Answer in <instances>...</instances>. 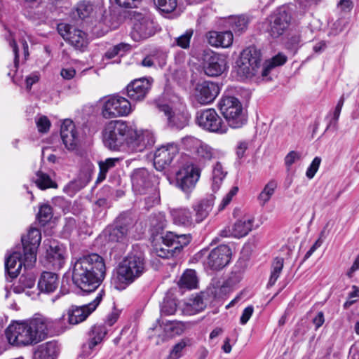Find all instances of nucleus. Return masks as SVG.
Instances as JSON below:
<instances>
[{"label": "nucleus", "mask_w": 359, "mask_h": 359, "mask_svg": "<svg viewBox=\"0 0 359 359\" xmlns=\"http://www.w3.org/2000/svg\"><path fill=\"white\" fill-rule=\"evenodd\" d=\"M106 266L97 254L84 256L75 262L72 268L74 283L86 292L95 290L104 279Z\"/></svg>", "instance_id": "obj_1"}, {"label": "nucleus", "mask_w": 359, "mask_h": 359, "mask_svg": "<svg viewBox=\"0 0 359 359\" xmlns=\"http://www.w3.org/2000/svg\"><path fill=\"white\" fill-rule=\"evenodd\" d=\"M285 55L278 53L271 60L266 61L261 69V53L255 47L250 46L244 49L237 61L238 74L246 79L257 77L264 79L271 69L285 63Z\"/></svg>", "instance_id": "obj_2"}, {"label": "nucleus", "mask_w": 359, "mask_h": 359, "mask_svg": "<svg viewBox=\"0 0 359 359\" xmlns=\"http://www.w3.org/2000/svg\"><path fill=\"white\" fill-rule=\"evenodd\" d=\"M130 128L122 120L109 121L103 130L105 146L111 150H118L124 144L128 146Z\"/></svg>", "instance_id": "obj_3"}, {"label": "nucleus", "mask_w": 359, "mask_h": 359, "mask_svg": "<svg viewBox=\"0 0 359 359\" xmlns=\"http://www.w3.org/2000/svg\"><path fill=\"white\" fill-rule=\"evenodd\" d=\"M144 271V259L136 255H129L119 264L117 271L118 280L124 284L123 287L116 286L120 290L132 283L139 278Z\"/></svg>", "instance_id": "obj_4"}, {"label": "nucleus", "mask_w": 359, "mask_h": 359, "mask_svg": "<svg viewBox=\"0 0 359 359\" xmlns=\"http://www.w3.org/2000/svg\"><path fill=\"white\" fill-rule=\"evenodd\" d=\"M219 110L227 124L232 128H239L246 123L247 118L241 102L231 96L223 97L219 103Z\"/></svg>", "instance_id": "obj_5"}, {"label": "nucleus", "mask_w": 359, "mask_h": 359, "mask_svg": "<svg viewBox=\"0 0 359 359\" xmlns=\"http://www.w3.org/2000/svg\"><path fill=\"white\" fill-rule=\"evenodd\" d=\"M102 102V115L105 118L126 116L133 111L130 102L118 95L107 96Z\"/></svg>", "instance_id": "obj_6"}, {"label": "nucleus", "mask_w": 359, "mask_h": 359, "mask_svg": "<svg viewBox=\"0 0 359 359\" xmlns=\"http://www.w3.org/2000/svg\"><path fill=\"white\" fill-rule=\"evenodd\" d=\"M201 172V168L194 163L183 166L176 173L177 187L184 193L189 194L195 189Z\"/></svg>", "instance_id": "obj_7"}, {"label": "nucleus", "mask_w": 359, "mask_h": 359, "mask_svg": "<svg viewBox=\"0 0 359 359\" xmlns=\"http://www.w3.org/2000/svg\"><path fill=\"white\" fill-rule=\"evenodd\" d=\"M6 336L9 344L15 346H27L34 344L28 323H15L6 330Z\"/></svg>", "instance_id": "obj_8"}, {"label": "nucleus", "mask_w": 359, "mask_h": 359, "mask_svg": "<svg viewBox=\"0 0 359 359\" xmlns=\"http://www.w3.org/2000/svg\"><path fill=\"white\" fill-rule=\"evenodd\" d=\"M39 229L31 228L26 236H22V251L25 253V266H32L36 261V251L41 243Z\"/></svg>", "instance_id": "obj_9"}, {"label": "nucleus", "mask_w": 359, "mask_h": 359, "mask_svg": "<svg viewBox=\"0 0 359 359\" xmlns=\"http://www.w3.org/2000/svg\"><path fill=\"white\" fill-rule=\"evenodd\" d=\"M196 121L200 127L210 132L225 133L227 131L226 126L214 109L199 112Z\"/></svg>", "instance_id": "obj_10"}, {"label": "nucleus", "mask_w": 359, "mask_h": 359, "mask_svg": "<svg viewBox=\"0 0 359 359\" xmlns=\"http://www.w3.org/2000/svg\"><path fill=\"white\" fill-rule=\"evenodd\" d=\"M155 142L154 134L147 130H137L130 128L128 147L136 152H141Z\"/></svg>", "instance_id": "obj_11"}, {"label": "nucleus", "mask_w": 359, "mask_h": 359, "mask_svg": "<svg viewBox=\"0 0 359 359\" xmlns=\"http://www.w3.org/2000/svg\"><path fill=\"white\" fill-rule=\"evenodd\" d=\"M254 222L255 217L252 215H245L231 226L221 231L220 235L223 237L243 238L252 230Z\"/></svg>", "instance_id": "obj_12"}, {"label": "nucleus", "mask_w": 359, "mask_h": 359, "mask_svg": "<svg viewBox=\"0 0 359 359\" xmlns=\"http://www.w3.org/2000/svg\"><path fill=\"white\" fill-rule=\"evenodd\" d=\"M290 15L285 8L277 9L269 18L268 32L273 38L282 35L290 22Z\"/></svg>", "instance_id": "obj_13"}, {"label": "nucleus", "mask_w": 359, "mask_h": 359, "mask_svg": "<svg viewBox=\"0 0 359 359\" xmlns=\"http://www.w3.org/2000/svg\"><path fill=\"white\" fill-rule=\"evenodd\" d=\"M57 31L61 36L76 48H81L87 45L86 34L73 25L60 23Z\"/></svg>", "instance_id": "obj_14"}, {"label": "nucleus", "mask_w": 359, "mask_h": 359, "mask_svg": "<svg viewBox=\"0 0 359 359\" xmlns=\"http://www.w3.org/2000/svg\"><path fill=\"white\" fill-rule=\"evenodd\" d=\"M102 299V295H97L90 303L81 306H72L67 313V320L71 325H77L84 321L94 311Z\"/></svg>", "instance_id": "obj_15"}, {"label": "nucleus", "mask_w": 359, "mask_h": 359, "mask_svg": "<svg viewBox=\"0 0 359 359\" xmlns=\"http://www.w3.org/2000/svg\"><path fill=\"white\" fill-rule=\"evenodd\" d=\"M156 30V26L153 19L149 16H143L135 20L130 34L134 41H139L153 36Z\"/></svg>", "instance_id": "obj_16"}, {"label": "nucleus", "mask_w": 359, "mask_h": 359, "mask_svg": "<svg viewBox=\"0 0 359 359\" xmlns=\"http://www.w3.org/2000/svg\"><path fill=\"white\" fill-rule=\"evenodd\" d=\"M231 256L230 248L226 245H220L210 251L205 264L212 269L219 270L229 264Z\"/></svg>", "instance_id": "obj_17"}, {"label": "nucleus", "mask_w": 359, "mask_h": 359, "mask_svg": "<svg viewBox=\"0 0 359 359\" xmlns=\"http://www.w3.org/2000/svg\"><path fill=\"white\" fill-rule=\"evenodd\" d=\"M178 147L174 143H169L158 147L154 158V165L157 170L161 171L168 167L178 153Z\"/></svg>", "instance_id": "obj_18"}, {"label": "nucleus", "mask_w": 359, "mask_h": 359, "mask_svg": "<svg viewBox=\"0 0 359 359\" xmlns=\"http://www.w3.org/2000/svg\"><path fill=\"white\" fill-rule=\"evenodd\" d=\"M203 69L209 76H217L226 69V61L222 55L215 53H208L205 55Z\"/></svg>", "instance_id": "obj_19"}, {"label": "nucleus", "mask_w": 359, "mask_h": 359, "mask_svg": "<svg viewBox=\"0 0 359 359\" xmlns=\"http://www.w3.org/2000/svg\"><path fill=\"white\" fill-rule=\"evenodd\" d=\"M219 93V86L211 81H203L196 86L195 96L197 101L201 104H208L212 102Z\"/></svg>", "instance_id": "obj_20"}, {"label": "nucleus", "mask_w": 359, "mask_h": 359, "mask_svg": "<svg viewBox=\"0 0 359 359\" xmlns=\"http://www.w3.org/2000/svg\"><path fill=\"white\" fill-rule=\"evenodd\" d=\"M152 82L151 79H135L127 86L128 96L135 101L144 100L151 88Z\"/></svg>", "instance_id": "obj_21"}, {"label": "nucleus", "mask_w": 359, "mask_h": 359, "mask_svg": "<svg viewBox=\"0 0 359 359\" xmlns=\"http://www.w3.org/2000/svg\"><path fill=\"white\" fill-rule=\"evenodd\" d=\"M152 176L149 171L144 168L135 170L131 175L133 189L140 194H145L152 187Z\"/></svg>", "instance_id": "obj_22"}, {"label": "nucleus", "mask_w": 359, "mask_h": 359, "mask_svg": "<svg viewBox=\"0 0 359 359\" xmlns=\"http://www.w3.org/2000/svg\"><path fill=\"white\" fill-rule=\"evenodd\" d=\"M60 135L63 144L68 150H74L76 148L79 139L76 126L72 120L66 119L63 121Z\"/></svg>", "instance_id": "obj_23"}, {"label": "nucleus", "mask_w": 359, "mask_h": 359, "mask_svg": "<svg viewBox=\"0 0 359 359\" xmlns=\"http://www.w3.org/2000/svg\"><path fill=\"white\" fill-rule=\"evenodd\" d=\"M185 325L183 323L179 321L163 320L160 325V330L162 333L158 334L157 344L163 343L169 339L184 332Z\"/></svg>", "instance_id": "obj_24"}, {"label": "nucleus", "mask_w": 359, "mask_h": 359, "mask_svg": "<svg viewBox=\"0 0 359 359\" xmlns=\"http://www.w3.org/2000/svg\"><path fill=\"white\" fill-rule=\"evenodd\" d=\"M158 109L167 116L168 123L172 126H175L177 128H183L187 125L189 119V116L187 113L173 110L167 104L159 105Z\"/></svg>", "instance_id": "obj_25"}, {"label": "nucleus", "mask_w": 359, "mask_h": 359, "mask_svg": "<svg viewBox=\"0 0 359 359\" xmlns=\"http://www.w3.org/2000/svg\"><path fill=\"white\" fill-rule=\"evenodd\" d=\"M46 241H44V244ZM47 259L54 269H60L65 263V250L62 245H60L55 241H48V247L46 249Z\"/></svg>", "instance_id": "obj_26"}, {"label": "nucleus", "mask_w": 359, "mask_h": 359, "mask_svg": "<svg viewBox=\"0 0 359 359\" xmlns=\"http://www.w3.org/2000/svg\"><path fill=\"white\" fill-rule=\"evenodd\" d=\"M208 43L216 48H228L233 41V35L231 31L209 32L207 35Z\"/></svg>", "instance_id": "obj_27"}, {"label": "nucleus", "mask_w": 359, "mask_h": 359, "mask_svg": "<svg viewBox=\"0 0 359 359\" xmlns=\"http://www.w3.org/2000/svg\"><path fill=\"white\" fill-rule=\"evenodd\" d=\"M22 265L25 269L30 267L25 266V253H23L22 256L20 251L15 250L6 258L5 262L6 270L11 278H15L19 274Z\"/></svg>", "instance_id": "obj_28"}, {"label": "nucleus", "mask_w": 359, "mask_h": 359, "mask_svg": "<svg viewBox=\"0 0 359 359\" xmlns=\"http://www.w3.org/2000/svg\"><path fill=\"white\" fill-rule=\"evenodd\" d=\"M33 336L34 344L43 340L48 334L49 321L44 317L32 319L28 323Z\"/></svg>", "instance_id": "obj_29"}, {"label": "nucleus", "mask_w": 359, "mask_h": 359, "mask_svg": "<svg viewBox=\"0 0 359 359\" xmlns=\"http://www.w3.org/2000/svg\"><path fill=\"white\" fill-rule=\"evenodd\" d=\"M215 201V197L210 196L209 198H203L196 203L192 208L195 212V222L199 224L208 217L209 213L212 209Z\"/></svg>", "instance_id": "obj_30"}, {"label": "nucleus", "mask_w": 359, "mask_h": 359, "mask_svg": "<svg viewBox=\"0 0 359 359\" xmlns=\"http://www.w3.org/2000/svg\"><path fill=\"white\" fill-rule=\"evenodd\" d=\"M173 222L178 226L185 227L194 226L196 224L189 209L180 208L171 211Z\"/></svg>", "instance_id": "obj_31"}, {"label": "nucleus", "mask_w": 359, "mask_h": 359, "mask_svg": "<svg viewBox=\"0 0 359 359\" xmlns=\"http://www.w3.org/2000/svg\"><path fill=\"white\" fill-rule=\"evenodd\" d=\"M58 346L55 341H50L39 345L34 353V359H55Z\"/></svg>", "instance_id": "obj_32"}, {"label": "nucleus", "mask_w": 359, "mask_h": 359, "mask_svg": "<svg viewBox=\"0 0 359 359\" xmlns=\"http://www.w3.org/2000/svg\"><path fill=\"white\" fill-rule=\"evenodd\" d=\"M58 286L57 275L52 272H43L39 280L38 287L39 290L45 293L54 292Z\"/></svg>", "instance_id": "obj_33"}, {"label": "nucleus", "mask_w": 359, "mask_h": 359, "mask_svg": "<svg viewBox=\"0 0 359 359\" xmlns=\"http://www.w3.org/2000/svg\"><path fill=\"white\" fill-rule=\"evenodd\" d=\"M199 165H205L217 156V151L208 144L203 142L193 154Z\"/></svg>", "instance_id": "obj_34"}, {"label": "nucleus", "mask_w": 359, "mask_h": 359, "mask_svg": "<svg viewBox=\"0 0 359 359\" xmlns=\"http://www.w3.org/2000/svg\"><path fill=\"white\" fill-rule=\"evenodd\" d=\"M206 307V302L201 294H196L190 297L184 304V312L187 315L198 313Z\"/></svg>", "instance_id": "obj_35"}, {"label": "nucleus", "mask_w": 359, "mask_h": 359, "mask_svg": "<svg viewBox=\"0 0 359 359\" xmlns=\"http://www.w3.org/2000/svg\"><path fill=\"white\" fill-rule=\"evenodd\" d=\"M101 8L99 6L93 4L88 1L79 2L76 7V13L81 19L94 17Z\"/></svg>", "instance_id": "obj_36"}, {"label": "nucleus", "mask_w": 359, "mask_h": 359, "mask_svg": "<svg viewBox=\"0 0 359 359\" xmlns=\"http://www.w3.org/2000/svg\"><path fill=\"white\" fill-rule=\"evenodd\" d=\"M226 174L227 172L219 162H217L214 165L212 172V189L214 192L220 189Z\"/></svg>", "instance_id": "obj_37"}, {"label": "nucleus", "mask_w": 359, "mask_h": 359, "mask_svg": "<svg viewBox=\"0 0 359 359\" xmlns=\"http://www.w3.org/2000/svg\"><path fill=\"white\" fill-rule=\"evenodd\" d=\"M278 184L276 181L271 180L269 181L257 196V201L261 206H264L273 196Z\"/></svg>", "instance_id": "obj_38"}, {"label": "nucleus", "mask_w": 359, "mask_h": 359, "mask_svg": "<svg viewBox=\"0 0 359 359\" xmlns=\"http://www.w3.org/2000/svg\"><path fill=\"white\" fill-rule=\"evenodd\" d=\"M198 284V278L196 273L194 270L187 269L182 275L178 285L181 288L194 289L196 288Z\"/></svg>", "instance_id": "obj_39"}, {"label": "nucleus", "mask_w": 359, "mask_h": 359, "mask_svg": "<svg viewBox=\"0 0 359 359\" xmlns=\"http://www.w3.org/2000/svg\"><path fill=\"white\" fill-rule=\"evenodd\" d=\"M120 162L118 158H109L104 161H101L98 163L100 172L96 180V183H100L105 180L107 173L112 168L115 167L116 165Z\"/></svg>", "instance_id": "obj_40"}, {"label": "nucleus", "mask_w": 359, "mask_h": 359, "mask_svg": "<svg viewBox=\"0 0 359 359\" xmlns=\"http://www.w3.org/2000/svg\"><path fill=\"white\" fill-rule=\"evenodd\" d=\"M109 241L125 243L127 241L128 229L126 226L114 227L107 230Z\"/></svg>", "instance_id": "obj_41"}, {"label": "nucleus", "mask_w": 359, "mask_h": 359, "mask_svg": "<svg viewBox=\"0 0 359 359\" xmlns=\"http://www.w3.org/2000/svg\"><path fill=\"white\" fill-rule=\"evenodd\" d=\"M92 337L88 342L89 348L92 349L100 344L107 333V330L104 325H95L92 328Z\"/></svg>", "instance_id": "obj_42"}, {"label": "nucleus", "mask_w": 359, "mask_h": 359, "mask_svg": "<svg viewBox=\"0 0 359 359\" xmlns=\"http://www.w3.org/2000/svg\"><path fill=\"white\" fill-rule=\"evenodd\" d=\"M35 183L41 189L57 187L56 183L51 180L50 176L41 171H38L36 172Z\"/></svg>", "instance_id": "obj_43"}, {"label": "nucleus", "mask_w": 359, "mask_h": 359, "mask_svg": "<svg viewBox=\"0 0 359 359\" xmlns=\"http://www.w3.org/2000/svg\"><path fill=\"white\" fill-rule=\"evenodd\" d=\"M229 24L236 33H242L247 29L248 21L245 16H233L229 18Z\"/></svg>", "instance_id": "obj_44"}, {"label": "nucleus", "mask_w": 359, "mask_h": 359, "mask_svg": "<svg viewBox=\"0 0 359 359\" xmlns=\"http://www.w3.org/2000/svg\"><path fill=\"white\" fill-rule=\"evenodd\" d=\"M284 260L283 258L276 257L274 259L272 264V269L271 272V276L269 280V285L272 286L275 284L276 280L280 276V274L283 268Z\"/></svg>", "instance_id": "obj_45"}, {"label": "nucleus", "mask_w": 359, "mask_h": 359, "mask_svg": "<svg viewBox=\"0 0 359 359\" xmlns=\"http://www.w3.org/2000/svg\"><path fill=\"white\" fill-rule=\"evenodd\" d=\"M35 284V278L33 276H21L18 285H15L13 290L15 293H20L24 291L25 288H32Z\"/></svg>", "instance_id": "obj_46"}, {"label": "nucleus", "mask_w": 359, "mask_h": 359, "mask_svg": "<svg viewBox=\"0 0 359 359\" xmlns=\"http://www.w3.org/2000/svg\"><path fill=\"white\" fill-rule=\"evenodd\" d=\"M89 181L90 176L86 175L85 179L83 180L79 178L69 183L66 186L65 190L70 195L74 194L76 192L79 191L82 188H83L88 183Z\"/></svg>", "instance_id": "obj_47"}, {"label": "nucleus", "mask_w": 359, "mask_h": 359, "mask_svg": "<svg viewBox=\"0 0 359 359\" xmlns=\"http://www.w3.org/2000/svg\"><path fill=\"white\" fill-rule=\"evenodd\" d=\"M154 2L161 12L166 13L174 11L177 5V0H154Z\"/></svg>", "instance_id": "obj_48"}, {"label": "nucleus", "mask_w": 359, "mask_h": 359, "mask_svg": "<svg viewBox=\"0 0 359 359\" xmlns=\"http://www.w3.org/2000/svg\"><path fill=\"white\" fill-rule=\"evenodd\" d=\"M202 141L193 136H187L182 139V144L184 149L189 151L194 154L198 148Z\"/></svg>", "instance_id": "obj_49"}, {"label": "nucleus", "mask_w": 359, "mask_h": 359, "mask_svg": "<svg viewBox=\"0 0 359 359\" xmlns=\"http://www.w3.org/2000/svg\"><path fill=\"white\" fill-rule=\"evenodd\" d=\"M193 33L192 29L187 30L183 34L174 39L172 46L175 45L184 49L189 48Z\"/></svg>", "instance_id": "obj_50"}, {"label": "nucleus", "mask_w": 359, "mask_h": 359, "mask_svg": "<svg viewBox=\"0 0 359 359\" xmlns=\"http://www.w3.org/2000/svg\"><path fill=\"white\" fill-rule=\"evenodd\" d=\"M177 311V303L175 299L166 297L162 303L161 312L164 315H173Z\"/></svg>", "instance_id": "obj_51"}, {"label": "nucleus", "mask_w": 359, "mask_h": 359, "mask_svg": "<svg viewBox=\"0 0 359 359\" xmlns=\"http://www.w3.org/2000/svg\"><path fill=\"white\" fill-rule=\"evenodd\" d=\"M52 215L51 207L44 204L40 207L37 218L39 222L44 225L52 218Z\"/></svg>", "instance_id": "obj_52"}, {"label": "nucleus", "mask_w": 359, "mask_h": 359, "mask_svg": "<svg viewBox=\"0 0 359 359\" xmlns=\"http://www.w3.org/2000/svg\"><path fill=\"white\" fill-rule=\"evenodd\" d=\"M128 46L124 43H119L114 46L105 53V57L107 59L114 58L116 55H123V53L128 50Z\"/></svg>", "instance_id": "obj_53"}, {"label": "nucleus", "mask_w": 359, "mask_h": 359, "mask_svg": "<svg viewBox=\"0 0 359 359\" xmlns=\"http://www.w3.org/2000/svg\"><path fill=\"white\" fill-rule=\"evenodd\" d=\"M177 235L172 232H167L163 236H162V241L165 246L168 247L170 250H173L174 252H177L175 247L177 245L176 239Z\"/></svg>", "instance_id": "obj_54"}, {"label": "nucleus", "mask_w": 359, "mask_h": 359, "mask_svg": "<svg viewBox=\"0 0 359 359\" xmlns=\"http://www.w3.org/2000/svg\"><path fill=\"white\" fill-rule=\"evenodd\" d=\"M187 345V344L185 340H181L174 346L167 359H179L182 356V350Z\"/></svg>", "instance_id": "obj_55"}, {"label": "nucleus", "mask_w": 359, "mask_h": 359, "mask_svg": "<svg viewBox=\"0 0 359 359\" xmlns=\"http://www.w3.org/2000/svg\"><path fill=\"white\" fill-rule=\"evenodd\" d=\"M238 191V188L237 187H233L231 189V190L226 194V196L223 198L222 202L219 205V211L223 210L230 203L233 197L236 195Z\"/></svg>", "instance_id": "obj_56"}, {"label": "nucleus", "mask_w": 359, "mask_h": 359, "mask_svg": "<svg viewBox=\"0 0 359 359\" xmlns=\"http://www.w3.org/2000/svg\"><path fill=\"white\" fill-rule=\"evenodd\" d=\"M344 101H345L344 96L342 95L339 98V101H338V102H337V105H336V107L334 108V112H333V117H332V120L330 121V125L333 124V126L334 127H336L337 126V122H338V120L339 118L341 111V109H342V107L344 106Z\"/></svg>", "instance_id": "obj_57"}, {"label": "nucleus", "mask_w": 359, "mask_h": 359, "mask_svg": "<svg viewBox=\"0 0 359 359\" xmlns=\"http://www.w3.org/2000/svg\"><path fill=\"white\" fill-rule=\"evenodd\" d=\"M10 46L13 48L14 53V68L17 70L18 67V46L16 42V36H13L11 34H9V38L7 39Z\"/></svg>", "instance_id": "obj_58"}, {"label": "nucleus", "mask_w": 359, "mask_h": 359, "mask_svg": "<svg viewBox=\"0 0 359 359\" xmlns=\"http://www.w3.org/2000/svg\"><path fill=\"white\" fill-rule=\"evenodd\" d=\"M320 163L321 158L320 157L316 156L313 158L306 172V175L309 179H312L315 176L320 167Z\"/></svg>", "instance_id": "obj_59"}, {"label": "nucleus", "mask_w": 359, "mask_h": 359, "mask_svg": "<svg viewBox=\"0 0 359 359\" xmlns=\"http://www.w3.org/2000/svg\"><path fill=\"white\" fill-rule=\"evenodd\" d=\"M36 124L38 128V130L40 133H46L48 131L50 126V122L49 119L45 116H42L37 118L36 120Z\"/></svg>", "instance_id": "obj_60"}, {"label": "nucleus", "mask_w": 359, "mask_h": 359, "mask_svg": "<svg viewBox=\"0 0 359 359\" xmlns=\"http://www.w3.org/2000/svg\"><path fill=\"white\" fill-rule=\"evenodd\" d=\"M301 155L295 151H290L285 157V164L290 169L291 165L300 159Z\"/></svg>", "instance_id": "obj_61"}, {"label": "nucleus", "mask_w": 359, "mask_h": 359, "mask_svg": "<svg viewBox=\"0 0 359 359\" xmlns=\"http://www.w3.org/2000/svg\"><path fill=\"white\" fill-rule=\"evenodd\" d=\"M177 245L175 247V250L177 252H180L183 247L188 245L190 242V236L187 234H181L177 235V238L176 239Z\"/></svg>", "instance_id": "obj_62"}, {"label": "nucleus", "mask_w": 359, "mask_h": 359, "mask_svg": "<svg viewBox=\"0 0 359 359\" xmlns=\"http://www.w3.org/2000/svg\"><path fill=\"white\" fill-rule=\"evenodd\" d=\"M254 312V308L252 306L246 307L241 316L240 323L241 325H245L251 318Z\"/></svg>", "instance_id": "obj_63"}, {"label": "nucleus", "mask_w": 359, "mask_h": 359, "mask_svg": "<svg viewBox=\"0 0 359 359\" xmlns=\"http://www.w3.org/2000/svg\"><path fill=\"white\" fill-rule=\"evenodd\" d=\"M338 8L344 13H349L353 8V3L351 0H340L337 4Z\"/></svg>", "instance_id": "obj_64"}]
</instances>
